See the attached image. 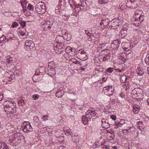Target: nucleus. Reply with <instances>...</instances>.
Returning a JSON list of instances; mask_svg holds the SVG:
<instances>
[{"label": "nucleus", "mask_w": 149, "mask_h": 149, "mask_svg": "<svg viewBox=\"0 0 149 149\" xmlns=\"http://www.w3.org/2000/svg\"><path fill=\"white\" fill-rule=\"evenodd\" d=\"M111 118L113 120H115L116 119V116L114 115H112L111 116Z\"/></svg>", "instance_id": "49530a36"}, {"label": "nucleus", "mask_w": 149, "mask_h": 149, "mask_svg": "<svg viewBox=\"0 0 149 149\" xmlns=\"http://www.w3.org/2000/svg\"><path fill=\"white\" fill-rule=\"evenodd\" d=\"M147 104L149 106V98L147 99L146 101Z\"/></svg>", "instance_id": "69168bd1"}, {"label": "nucleus", "mask_w": 149, "mask_h": 149, "mask_svg": "<svg viewBox=\"0 0 149 149\" xmlns=\"http://www.w3.org/2000/svg\"><path fill=\"white\" fill-rule=\"evenodd\" d=\"M11 59H12V58L11 57L10 58ZM8 63H12V60H11V59H9L8 60Z\"/></svg>", "instance_id": "052dcab7"}, {"label": "nucleus", "mask_w": 149, "mask_h": 149, "mask_svg": "<svg viewBox=\"0 0 149 149\" xmlns=\"http://www.w3.org/2000/svg\"><path fill=\"white\" fill-rule=\"evenodd\" d=\"M102 125L103 127L107 128L110 127V124L107 119H103L102 120Z\"/></svg>", "instance_id": "2eb2a0df"}, {"label": "nucleus", "mask_w": 149, "mask_h": 149, "mask_svg": "<svg viewBox=\"0 0 149 149\" xmlns=\"http://www.w3.org/2000/svg\"><path fill=\"white\" fill-rule=\"evenodd\" d=\"M27 8L29 10H33L34 9V8L33 5L30 4H29L27 6Z\"/></svg>", "instance_id": "473e14b6"}, {"label": "nucleus", "mask_w": 149, "mask_h": 149, "mask_svg": "<svg viewBox=\"0 0 149 149\" xmlns=\"http://www.w3.org/2000/svg\"><path fill=\"white\" fill-rule=\"evenodd\" d=\"M142 90L140 88H136L132 91V97L138 100H139L140 99L141 100V98L140 97L142 95Z\"/></svg>", "instance_id": "f03ea898"}, {"label": "nucleus", "mask_w": 149, "mask_h": 149, "mask_svg": "<svg viewBox=\"0 0 149 149\" xmlns=\"http://www.w3.org/2000/svg\"><path fill=\"white\" fill-rule=\"evenodd\" d=\"M126 5L127 7L131 8H135L137 6L135 0H127Z\"/></svg>", "instance_id": "6e6552de"}, {"label": "nucleus", "mask_w": 149, "mask_h": 149, "mask_svg": "<svg viewBox=\"0 0 149 149\" xmlns=\"http://www.w3.org/2000/svg\"><path fill=\"white\" fill-rule=\"evenodd\" d=\"M98 2L100 4L106 3L108 2L107 0H98Z\"/></svg>", "instance_id": "e433bc0d"}, {"label": "nucleus", "mask_w": 149, "mask_h": 149, "mask_svg": "<svg viewBox=\"0 0 149 149\" xmlns=\"http://www.w3.org/2000/svg\"><path fill=\"white\" fill-rule=\"evenodd\" d=\"M129 83L128 82H126L125 84L123 86V87L124 88H125V87L126 86H127L129 85Z\"/></svg>", "instance_id": "603ef678"}, {"label": "nucleus", "mask_w": 149, "mask_h": 149, "mask_svg": "<svg viewBox=\"0 0 149 149\" xmlns=\"http://www.w3.org/2000/svg\"><path fill=\"white\" fill-rule=\"evenodd\" d=\"M26 25V23L24 21H22L20 23V25L22 27H24L25 26V25Z\"/></svg>", "instance_id": "c03bdc74"}, {"label": "nucleus", "mask_w": 149, "mask_h": 149, "mask_svg": "<svg viewBox=\"0 0 149 149\" xmlns=\"http://www.w3.org/2000/svg\"><path fill=\"white\" fill-rule=\"evenodd\" d=\"M54 64V63L53 61H52L51 62H50L48 64V66H52L51 65H53Z\"/></svg>", "instance_id": "6e6d98bb"}, {"label": "nucleus", "mask_w": 149, "mask_h": 149, "mask_svg": "<svg viewBox=\"0 0 149 149\" xmlns=\"http://www.w3.org/2000/svg\"><path fill=\"white\" fill-rule=\"evenodd\" d=\"M125 123V120H121L120 122H119V124L120 127L121 126L124 124Z\"/></svg>", "instance_id": "a19ab883"}, {"label": "nucleus", "mask_w": 149, "mask_h": 149, "mask_svg": "<svg viewBox=\"0 0 149 149\" xmlns=\"http://www.w3.org/2000/svg\"><path fill=\"white\" fill-rule=\"evenodd\" d=\"M64 39V36L63 37L61 36L58 35L56 36L54 42L55 43H60L62 44Z\"/></svg>", "instance_id": "4468645a"}, {"label": "nucleus", "mask_w": 149, "mask_h": 149, "mask_svg": "<svg viewBox=\"0 0 149 149\" xmlns=\"http://www.w3.org/2000/svg\"><path fill=\"white\" fill-rule=\"evenodd\" d=\"M58 44L56 46L57 47H58V49H63V43L61 44V43H57Z\"/></svg>", "instance_id": "c9c22d12"}, {"label": "nucleus", "mask_w": 149, "mask_h": 149, "mask_svg": "<svg viewBox=\"0 0 149 149\" xmlns=\"http://www.w3.org/2000/svg\"><path fill=\"white\" fill-rule=\"evenodd\" d=\"M21 102V103H22V102H23V104H24V100L23 99H22V100H21L19 102V104H20V102Z\"/></svg>", "instance_id": "0e129e2a"}, {"label": "nucleus", "mask_w": 149, "mask_h": 149, "mask_svg": "<svg viewBox=\"0 0 149 149\" xmlns=\"http://www.w3.org/2000/svg\"><path fill=\"white\" fill-rule=\"evenodd\" d=\"M126 26H127V24L124 25H123V28L121 30L120 33V35L121 36V37L124 38L126 36L127 34V30L128 28L126 27Z\"/></svg>", "instance_id": "f8f14e48"}, {"label": "nucleus", "mask_w": 149, "mask_h": 149, "mask_svg": "<svg viewBox=\"0 0 149 149\" xmlns=\"http://www.w3.org/2000/svg\"><path fill=\"white\" fill-rule=\"evenodd\" d=\"M102 21L103 24L105 26L108 25V24L109 22L108 19H103L102 20Z\"/></svg>", "instance_id": "c85d7f7f"}, {"label": "nucleus", "mask_w": 149, "mask_h": 149, "mask_svg": "<svg viewBox=\"0 0 149 149\" xmlns=\"http://www.w3.org/2000/svg\"><path fill=\"white\" fill-rule=\"evenodd\" d=\"M113 68H109L106 70V71L108 72L111 73L113 71Z\"/></svg>", "instance_id": "4c0bfd02"}, {"label": "nucleus", "mask_w": 149, "mask_h": 149, "mask_svg": "<svg viewBox=\"0 0 149 149\" xmlns=\"http://www.w3.org/2000/svg\"><path fill=\"white\" fill-rule=\"evenodd\" d=\"M101 146L102 148L106 149H110V146L108 145L106 143H105V144H102Z\"/></svg>", "instance_id": "cd10ccee"}, {"label": "nucleus", "mask_w": 149, "mask_h": 149, "mask_svg": "<svg viewBox=\"0 0 149 149\" xmlns=\"http://www.w3.org/2000/svg\"><path fill=\"white\" fill-rule=\"evenodd\" d=\"M147 72L148 74H149V67H147Z\"/></svg>", "instance_id": "338daca9"}, {"label": "nucleus", "mask_w": 149, "mask_h": 149, "mask_svg": "<svg viewBox=\"0 0 149 149\" xmlns=\"http://www.w3.org/2000/svg\"><path fill=\"white\" fill-rule=\"evenodd\" d=\"M72 140L73 142L76 143H78L79 141L78 137L77 136H72Z\"/></svg>", "instance_id": "7c9ffc66"}, {"label": "nucleus", "mask_w": 149, "mask_h": 149, "mask_svg": "<svg viewBox=\"0 0 149 149\" xmlns=\"http://www.w3.org/2000/svg\"><path fill=\"white\" fill-rule=\"evenodd\" d=\"M11 74L10 76V77H11V79H15V75L14 73L13 72H11Z\"/></svg>", "instance_id": "37998d69"}, {"label": "nucleus", "mask_w": 149, "mask_h": 149, "mask_svg": "<svg viewBox=\"0 0 149 149\" xmlns=\"http://www.w3.org/2000/svg\"><path fill=\"white\" fill-rule=\"evenodd\" d=\"M18 26V24L16 22H14L13 23L11 27L12 28L17 27Z\"/></svg>", "instance_id": "ea45409f"}, {"label": "nucleus", "mask_w": 149, "mask_h": 149, "mask_svg": "<svg viewBox=\"0 0 149 149\" xmlns=\"http://www.w3.org/2000/svg\"><path fill=\"white\" fill-rule=\"evenodd\" d=\"M136 71L137 74L140 76H142L144 74V71L143 68L141 67L137 68Z\"/></svg>", "instance_id": "6ab92c4d"}, {"label": "nucleus", "mask_w": 149, "mask_h": 149, "mask_svg": "<svg viewBox=\"0 0 149 149\" xmlns=\"http://www.w3.org/2000/svg\"><path fill=\"white\" fill-rule=\"evenodd\" d=\"M72 133L71 130L69 129L68 130H66V132H65V134L67 136H68L70 135L71 134V133Z\"/></svg>", "instance_id": "f704fd0d"}, {"label": "nucleus", "mask_w": 149, "mask_h": 149, "mask_svg": "<svg viewBox=\"0 0 149 149\" xmlns=\"http://www.w3.org/2000/svg\"><path fill=\"white\" fill-rule=\"evenodd\" d=\"M110 56V54H109L105 55V56L103 57V61L107 60L108 58H109Z\"/></svg>", "instance_id": "c756f323"}, {"label": "nucleus", "mask_w": 149, "mask_h": 149, "mask_svg": "<svg viewBox=\"0 0 149 149\" xmlns=\"http://www.w3.org/2000/svg\"><path fill=\"white\" fill-rule=\"evenodd\" d=\"M65 0H59L58 4V7L61 10H63L65 6Z\"/></svg>", "instance_id": "f3484780"}, {"label": "nucleus", "mask_w": 149, "mask_h": 149, "mask_svg": "<svg viewBox=\"0 0 149 149\" xmlns=\"http://www.w3.org/2000/svg\"><path fill=\"white\" fill-rule=\"evenodd\" d=\"M35 10L37 13L39 14L44 13L46 10L44 3L42 2L38 3L35 6Z\"/></svg>", "instance_id": "f257e3e1"}, {"label": "nucleus", "mask_w": 149, "mask_h": 149, "mask_svg": "<svg viewBox=\"0 0 149 149\" xmlns=\"http://www.w3.org/2000/svg\"><path fill=\"white\" fill-rule=\"evenodd\" d=\"M120 95L122 98H123L125 97V95L122 93L120 94Z\"/></svg>", "instance_id": "680f3d73"}, {"label": "nucleus", "mask_w": 149, "mask_h": 149, "mask_svg": "<svg viewBox=\"0 0 149 149\" xmlns=\"http://www.w3.org/2000/svg\"><path fill=\"white\" fill-rule=\"evenodd\" d=\"M76 56L77 58L81 60H84L87 56L85 52L82 49L78 50L76 54Z\"/></svg>", "instance_id": "423d86ee"}, {"label": "nucleus", "mask_w": 149, "mask_h": 149, "mask_svg": "<svg viewBox=\"0 0 149 149\" xmlns=\"http://www.w3.org/2000/svg\"><path fill=\"white\" fill-rule=\"evenodd\" d=\"M140 109V107L139 105L136 104H134V105L133 111L134 113H137Z\"/></svg>", "instance_id": "5701e85b"}, {"label": "nucleus", "mask_w": 149, "mask_h": 149, "mask_svg": "<svg viewBox=\"0 0 149 149\" xmlns=\"http://www.w3.org/2000/svg\"><path fill=\"white\" fill-rule=\"evenodd\" d=\"M33 120L35 124L38 123L39 120V118L37 116H34L33 117Z\"/></svg>", "instance_id": "2f4dec72"}, {"label": "nucleus", "mask_w": 149, "mask_h": 149, "mask_svg": "<svg viewBox=\"0 0 149 149\" xmlns=\"http://www.w3.org/2000/svg\"><path fill=\"white\" fill-rule=\"evenodd\" d=\"M25 50L28 51H31L33 49L35 46L34 44L31 40H26L25 43Z\"/></svg>", "instance_id": "0eeeda50"}, {"label": "nucleus", "mask_w": 149, "mask_h": 149, "mask_svg": "<svg viewBox=\"0 0 149 149\" xmlns=\"http://www.w3.org/2000/svg\"><path fill=\"white\" fill-rule=\"evenodd\" d=\"M64 34V39H66L68 41H69L70 40V39L72 38L71 35L70 33H67V32H65Z\"/></svg>", "instance_id": "a211bd4d"}, {"label": "nucleus", "mask_w": 149, "mask_h": 149, "mask_svg": "<svg viewBox=\"0 0 149 149\" xmlns=\"http://www.w3.org/2000/svg\"><path fill=\"white\" fill-rule=\"evenodd\" d=\"M120 43L121 42L120 40H116L113 41L111 44V46L113 49H118Z\"/></svg>", "instance_id": "ddd939ff"}, {"label": "nucleus", "mask_w": 149, "mask_h": 149, "mask_svg": "<svg viewBox=\"0 0 149 149\" xmlns=\"http://www.w3.org/2000/svg\"><path fill=\"white\" fill-rule=\"evenodd\" d=\"M0 149H9L8 146L4 142H0Z\"/></svg>", "instance_id": "aec40b11"}, {"label": "nucleus", "mask_w": 149, "mask_h": 149, "mask_svg": "<svg viewBox=\"0 0 149 149\" xmlns=\"http://www.w3.org/2000/svg\"><path fill=\"white\" fill-rule=\"evenodd\" d=\"M113 149H117V147L116 146H114L112 148Z\"/></svg>", "instance_id": "774afa93"}, {"label": "nucleus", "mask_w": 149, "mask_h": 149, "mask_svg": "<svg viewBox=\"0 0 149 149\" xmlns=\"http://www.w3.org/2000/svg\"><path fill=\"white\" fill-rule=\"evenodd\" d=\"M130 87L131 86L130 85H129L127 86H126V87H125V90H128L130 89Z\"/></svg>", "instance_id": "5fc2aeb1"}, {"label": "nucleus", "mask_w": 149, "mask_h": 149, "mask_svg": "<svg viewBox=\"0 0 149 149\" xmlns=\"http://www.w3.org/2000/svg\"><path fill=\"white\" fill-rule=\"evenodd\" d=\"M20 33L22 36H24V37H23L24 38V37L26 38V37L27 35L28 32H26V31H25V32L21 31V32H20Z\"/></svg>", "instance_id": "72a5a7b5"}, {"label": "nucleus", "mask_w": 149, "mask_h": 149, "mask_svg": "<svg viewBox=\"0 0 149 149\" xmlns=\"http://www.w3.org/2000/svg\"><path fill=\"white\" fill-rule=\"evenodd\" d=\"M120 21V19L118 18L113 19L112 21L109 22L108 25L109 26H111V29H117V27L119 26Z\"/></svg>", "instance_id": "39448f33"}, {"label": "nucleus", "mask_w": 149, "mask_h": 149, "mask_svg": "<svg viewBox=\"0 0 149 149\" xmlns=\"http://www.w3.org/2000/svg\"><path fill=\"white\" fill-rule=\"evenodd\" d=\"M127 78V77L126 75L124 74H122L120 76V81L123 83H125L126 81Z\"/></svg>", "instance_id": "412c9836"}, {"label": "nucleus", "mask_w": 149, "mask_h": 149, "mask_svg": "<svg viewBox=\"0 0 149 149\" xmlns=\"http://www.w3.org/2000/svg\"><path fill=\"white\" fill-rule=\"evenodd\" d=\"M49 116L48 115H45L43 116L42 117L44 121H46L48 119Z\"/></svg>", "instance_id": "58836bf2"}, {"label": "nucleus", "mask_w": 149, "mask_h": 149, "mask_svg": "<svg viewBox=\"0 0 149 149\" xmlns=\"http://www.w3.org/2000/svg\"><path fill=\"white\" fill-rule=\"evenodd\" d=\"M82 122L84 125H87L88 122L89 120H90L91 118L88 117L86 114V115H83L82 117Z\"/></svg>", "instance_id": "dca6fc26"}, {"label": "nucleus", "mask_w": 149, "mask_h": 149, "mask_svg": "<svg viewBox=\"0 0 149 149\" xmlns=\"http://www.w3.org/2000/svg\"><path fill=\"white\" fill-rule=\"evenodd\" d=\"M135 20L136 21H139L140 22H142L143 20V16L140 15L139 17H136L135 18Z\"/></svg>", "instance_id": "393cba45"}, {"label": "nucleus", "mask_w": 149, "mask_h": 149, "mask_svg": "<svg viewBox=\"0 0 149 149\" xmlns=\"http://www.w3.org/2000/svg\"><path fill=\"white\" fill-rule=\"evenodd\" d=\"M13 111V109H12V108L11 107L10 108H8L7 109V111H8L10 113V111Z\"/></svg>", "instance_id": "8fccbe9b"}, {"label": "nucleus", "mask_w": 149, "mask_h": 149, "mask_svg": "<svg viewBox=\"0 0 149 149\" xmlns=\"http://www.w3.org/2000/svg\"><path fill=\"white\" fill-rule=\"evenodd\" d=\"M63 91H60L59 90H58L56 93V96L58 97H62L63 95Z\"/></svg>", "instance_id": "4be33fe9"}, {"label": "nucleus", "mask_w": 149, "mask_h": 149, "mask_svg": "<svg viewBox=\"0 0 149 149\" xmlns=\"http://www.w3.org/2000/svg\"><path fill=\"white\" fill-rule=\"evenodd\" d=\"M24 123H26L25 125L24 123L22 125L24 126L23 129V132L26 133L32 132L33 131V128L30 123L29 122H25Z\"/></svg>", "instance_id": "20e7f679"}, {"label": "nucleus", "mask_w": 149, "mask_h": 149, "mask_svg": "<svg viewBox=\"0 0 149 149\" xmlns=\"http://www.w3.org/2000/svg\"><path fill=\"white\" fill-rule=\"evenodd\" d=\"M3 95L1 93H0V101H1L3 98Z\"/></svg>", "instance_id": "3c124183"}, {"label": "nucleus", "mask_w": 149, "mask_h": 149, "mask_svg": "<svg viewBox=\"0 0 149 149\" xmlns=\"http://www.w3.org/2000/svg\"><path fill=\"white\" fill-rule=\"evenodd\" d=\"M115 125H120L119 124V122H115Z\"/></svg>", "instance_id": "e2e57ef3"}, {"label": "nucleus", "mask_w": 149, "mask_h": 149, "mask_svg": "<svg viewBox=\"0 0 149 149\" xmlns=\"http://www.w3.org/2000/svg\"><path fill=\"white\" fill-rule=\"evenodd\" d=\"M96 110H94V108H90L86 112V114L87 116L89 117L92 118L93 117H95L97 114Z\"/></svg>", "instance_id": "1a4fd4ad"}, {"label": "nucleus", "mask_w": 149, "mask_h": 149, "mask_svg": "<svg viewBox=\"0 0 149 149\" xmlns=\"http://www.w3.org/2000/svg\"><path fill=\"white\" fill-rule=\"evenodd\" d=\"M15 104L13 102H6L4 103V110L5 112H6L7 109L11 107L13 109V111H10V113L13 115H15L16 114V107L14 104Z\"/></svg>", "instance_id": "7ed1b4c3"}, {"label": "nucleus", "mask_w": 149, "mask_h": 149, "mask_svg": "<svg viewBox=\"0 0 149 149\" xmlns=\"http://www.w3.org/2000/svg\"><path fill=\"white\" fill-rule=\"evenodd\" d=\"M48 70L49 73L51 74V75H54L55 73V70L52 66H48Z\"/></svg>", "instance_id": "b1692460"}, {"label": "nucleus", "mask_w": 149, "mask_h": 149, "mask_svg": "<svg viewBox=\"0 0 149 149\" xmlns=\"http://www.w3.org/2000/svg\"><path fill=\"white\" fill-rule=\"evenodd\" d=\"M39 96V95L38 94L34 95H32V97L34 100H36L38 98Z\"/></svg>", "instance_id": "79ce46f5"}, {"label": "nucleus", "mask_w": 149, "mask_h": 149, "mask_svg": "<svg viewBox=\"0 0 149 149\" xmlns=\"http://www.w3.org/2000/svg\"><path fill=\"white\" fill-rule=\"evenodd\" d=\"M138 125V128L140 130H141L144 129L142 128L143 123L142 121H139L137 122Z\"/></svg>", "instance_id": "bb28decb"}, {"label": "nucleus", "mask_w": 149, "mask_h": 149, "mask_svg": "<svg viewBox=\"0 0 149 149\" xmlns=\"http://www.w3.org/2000/svg\"><path fill=\"white\" fill-rule=\"evenodd\" d=\"M105 79L104 77H103V78H102V83H103L106 81V80H105Z\"/></svg>", "instance_id": "bf43d9fd"}, {"label": "nucleus", "mask_w": 149, "mask_h": 149, "mask_svg": "<svg viewBox=\"0 0 149 149\" xmlns=\"http://www.w3.org/2000/svg\"><path fill=\"white\" fill-rule=\"evenodd\" d=\"M53 22L52 21H47L45 23L42 25V28L45 31L49 30L51 28Z\"/></svg>", "instance_id": "9d476101"}, {"label": "nucleus", "mask_w": 149, "mask_h": 149, "mask_svg": "<svg viewBox=\"0 0 149 149\" xmlns=\"http://www.w3.org/2000/svg\"><path fill=\"white\" fill-rule=\"evenodd\" d=\"M86 33V34L88 35L90 33L88 30H85V31Z\"/></svg>", "instance_id": "13d9d810"}, {"label": "nucleus", "mask_w": 149, "mask_h": 149, "mask_svg": "<svg viewBox=\"0 0 149 149\" xmlns=\"http://www.w3.org/2000/svg\"><path fill=\"white\" fill-rule=\"evenodd\" d=\"M110 140H113L114 139L115 135L113 132L112 133H109L108 135Z\"/></svg>", "instance_id": "a878e982"}, {"label": "nucleus", "mask_w": 149, "mask_h": 149, "mask_svg": "<svg viewBox=\"0 0 149 149\" xmlns=\"http://www.w3.org/2000/svg\"><path fill=\"white\" fill-rule=\"evenodd\" d=\"M145 62L146 65H148L149 64V59H148V58L146 57L145 59Z\"/></svg>", "instance_id": "a18cd8bd"}, {"label": "nucleus", "mask_w": 149, "mask_h": 149, "mask_svg": "<svg viewBox=\"0 0 149 149\" xmlns=\"http://www.w3.org/2000/svg\"><path fill=\"white\" fill-rule=\"evenodd\" d=\"M114 90L113 88L111 86H109L108 88L104 87V94L109 96L113 95V91Z\"/></svg>", "instance_id": "9b49d317"}, {"label": "nucleus", "mask_w": 149, "mask_h": 149, "mask_svg": "<svg viewBox=\"0 0 149 149\" xmlns=\"http://www.w3.org/2000/svg\"><path fill=\"white\" fill-rule=\"evenodd\" d=\"M73 49H74V48H71L70 47L68 46V47H67L66 48V51L68 50H70V51L72 52Z\"/></svg>", "instance_id": "09e8293b"}, {"label": "nucleus", "mask_w": 149, "mask_h": 149, "mask_svg": "<svg viewBox=\"0 0 149 149\" xmlns=\"http://www.w3.org/2000/svg\"><path fill=\"white\" fill-rule=\"evenodd\" d=\"M129 129L130 131V132L134 131V130H135V128L133 126H132V127H129Z\"/></svg>", "instance_id": "de8ad7c7"}, {"label": "nucleus", "mask_w": 149, "mask_h": 149, "mask_svg": "<svg viewBox=\"0 0 149 149\" xmlns=\"http://www.w3.org/2000/svg\"><path fill=\"white\" fill-rule=\"evenodd\" d=\"M5 38V36L3 35L1 37H0V41H3Z\"/></svg>", "instance_id": "864d4df0"}, {"label": "nucleus", "mask_w": 149, "mask_h": 149, "mask_svg": "<svg viewBox=\"0 0 149 149\" xmlns=\"http://www.w3.org/2000/svg\"><path fill=\"white\" fill-rule=\"evenodd\" d=\"M123 132L126 131V132L130 133V130L129 128L127 129L123 130Z\"/></svg>", "instance_id": "4d7b16f0"}]
</instances>
